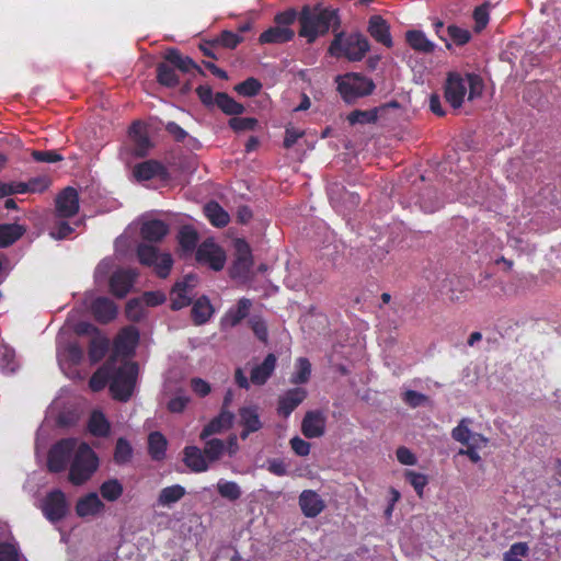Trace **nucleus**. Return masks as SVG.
Returning <instances> with one entry per match:
<instances>
[{
	"instance_id": "61",
	"label": "nucleus",
	"mask_w": 561,
	"mask_h": 561,
	"mask_svg": "<svg viewBox=\"0 0 561 561\" xmlns=\"http://www.w3.org/2000/svg\"><path fill=\"white\" fill-rule=\"evenodd\" d=\"M126 317L134 321L138 322L141 320L144 313H142V306L141 300L138 298H133L126 304Z\"/></svg>"
},
{
	"instance_id": "11",
	"label": "nucleus",
	"mask_w": 561,
	"mask_h": 561,
	"mask_svg": "<svg viewBox=\"0 0 561 561\" xmlns=\"http://www.w3.org/2000/svg\"><path fill=\"white\" fill-rule=\"evenodd\" d=\"M467 94L465 77L458 72H450L444 85V96L453 108L461 107Z\"/></svg>"
},
{
	"instance_id": "35",
	"label": "nucleus",
	"mask_w": 561,
	"mask_h": 561,
	"mask_svg": "<svg viewBox=\"0 0 561 561\" xmlns=\"http://www.w3.org/2000/svg\"><path fill=\"white\" fill-rule=\"evenodd\" d=\"M183 461L194 472H204L208 469L205 454L196 446H187L184 448Z\"/></svg>"
},
{
	"instance_id": "8",
	"label": "nucleus",
	"mask_w": 561,
	"mask_h": 561,
	"mask_svg": "<svg viewBox=\"0 0 561 561\" xmlns=\"http://www.w3.org/2000/svg\"><path fill=\"white\" fill-rule=\"evenodd\" d=\"M43 515L50 523L61 522L69 513V503L60 489L49 491L42 501Z\"/></svg>"
},
{
	"instance_id": "39",
	"label": "nucleus",
	"mask_w": 561,
	"mask_h": 561,
	"mask_svg": "<svg viewBox=\"0 0 561 561\" xmlns=\"http://www.w3.org/2000/svg\"><path fill=\"white\" fill-rule=\"evenodd\" d=\"M204 210L213 226L222 228L229 224L230 217L228 213L217 202L207 203Z\"/></svg>"
},
{
	"instance_id": "7",
	"label": "nucleus",
	"mask_w": 561,
	"mask_h": 561,
	"mask_svg": "<svg viewBox=\"0 0 561 561\" xmlns=\"http://www.w3.org/2000/svg\"><path fill=\"white\" fill-rule=\"evenodd\" d=\"M80 443L77 438L68 437L56 442L48 450L47 469L53 473H60L69 468Z\"/></svg>"
},
{
	"instance_id": "40",
	"label": "nucleus",
	"mask_w": 561,
	"mask_h": 561,
	"mask_svg": "<svg viewBox=\"0 0 561 561\" xmlns=\"http://www.w3.org/2000/svg\"><path fill=\"white\" fill-rule=\"evenodd\" d=\"M215 104L227 115H241L245 110L241 103L226 92L216 93Z\"/></svg>"
},
{
	"instance_id": "18",
	"label": "nucleus",
	"mask_w": 561,
	"mask_h": 561,
	"mask_svg": "<svg viewBox=\"0 0 561 561\" xmlns=\"http://www.w3.org/2000/svg\"><path fill=\"white\" fill-rule=\"evenodd\" d=\"M240 425L242 431L240 433L241 439H247L251 433L260 431L263 426L259 409L255 405L242 407L239 409Z\"/></svg>"
},
{
	"instance_id": "45",
	"label": "nucleus",
	"mask_w": 561,
	"mask_h": 561,
	"mask_svg": "<svg viewBox=\"0 0 561 561\" xmlns=\"http://www.w3.org/2000/svg\"><path fill=\"white\" fill-rule=\"evenodd\" d=\"M296 373H294L290 377V382L293 385H301L309 381L311 376V364L308 358L299 357L296 360Z\"/></svg>"
},
{
	"instance_id": "31",
	"label": "nucleus",
	"mask_w": 561,
	"mask_h": 561,
	"mask_svg": "<svg viewBox=\"0 0 561 561\" xmlns=\"http://www.w3.org/2000/svg\"><path fill=\"white\" fill-rule=\"evenodd\" d=\"M214 307L207 296L197 298L191 310V317L195 325L205 324L214 313Z\"/></svg>"
},
{
	"instance_id": "54",
	"label": "nucleus",
	"mask_w": 561,
	"mask_h": 561,
	"mask_svg": "<svg viewBox=\"0 0 561 561\" xmlns=\"http://www.w3.org/2000/svg\"><path fill=\"white\" fill-rule=\"evenodd\" d=\"M253 334L262 342H266L268 337V330L266 322L261 316L254 314L248 321Z\"/></svg>"
},
{
	"instance_id": "26",
	"label": "nucleus",
	"mask_w": 561,
	"mask_h": 561,
	"mask_svg": "<svg viewBox=\"0 0 561 561\" xmlns=\"http://www.w3.org/2000/svg\"><path fill=\"white\" fill-rule=\"evenodd\" d=\"M277 358L273 353L266 355L264 360L254 366L250 371V381L255 386H263L273 375L276 368Z\"/></svg>"
},
{
	"instance_id": "5",
	"label": "nucleus",
	"mask_w": 561,
	"mask_h": 561,
	"mask_svg": "<svg viewBox=\"0 0 561 561\" xmlns=\"http://www.w3.org/2000/svg\"><path fill=\"white\" fill-rule=\"evenodd\" d=\"M337 91L346 103H353L358 98L369 95L375 90V83L371 79L360 73H347L344 77H337Z\"/></svg>"
},
{
	"instance_id": "48",
	"label": "nucleus",
	"mask_w": 561,
	"mask_h": 561,
	"mask_svg": "<svg viewBox=\"0 0 561 561\" xmlns=\"http://www.w3.org/2000/svg\"><path fill=\"white\" fill-rule=\"evenodd\" d=\"M465 81L467 84L469 101H473L482 95L484 90V82L479 75L466 73Z\"/></svg>"
},
{
	"instance_id": "47",
	"label": "nucleus",
	"mask_w": 561,
	"mask_h": 561,
	"mask_svg": "<svg viewBox=\"0 0 561 561\" xmlns=\"http://www.w3.org/2000/svg\"><path fill=\"white\" fill-rule=\"evenodd\" d=\"M377 118H378V110L376 107L366 110V111L354 110L353 112H351L347 115V121L351 125L373 124L377 121Z\"/></svg>"
},
{
	"instance_id": "44",
	"label": "nucleus",
	"mask_w": 561,
	"mask_h": 561,
	"mask_svg": "<svg viewBox=\"0 0 561 561\" xmlns=\"http://www.w3.org/2000/svg\"><path fill=\"white\" fill-rule=\"evenodd\" d=\"M124 492L123 484L117 479H108L100 485L102 497L108 502L117 501Z\"/></svg>"
},
{
	"instance_id": "21",
	"label": "nucleus",
	"mask_w": 561,
	"mask_h": 561,
	"mask_svg": "<svg viewBox=\"0 0 561 561\" xmlns=\"http://www.w3.org/2000/svg\"><path fill=\"white\" fill-rule=\"evenodd\" d=\"M169 231V225L160 219L146 220L140 226V237L144 241L150 243L161 242Z\"/></svg>"
},
{
	"instance_id": "16",
	"label": "nucleus",
	"mask_w": 561,
	"mask_h": 561,
	"mask_svg": "<svg viewBox=\"0 0 561 561\" xmlns=\"http://www.w3.org/2000/svg\"><path fill=\"white\" fill-rule=\"evenodd\" d=\"M252 307V300L242 297L234 307L229 308L220 320L224 329L239 325L249 314Z\"/></svg>"
},
{
	"instance_id": "23",
	"label": "nucleus",
	"mask_w": 561,
	"mask_h": 561,
	"mask_svg": "<svg viewBox=\"0 0 561 561\" xmlns=\"http://www.w3.org/2000/svg\"><path fill=\"white\" fill-rule=\"evenodd\" d=\"M129 136L134 145L133 153L139 158L146 157L152 147V142L140 122H134L131 124L129 127Z\"/></svg>"
},
{
	"instance_id": "62",
	"label": "nucleus",
	"mask_w": 561,
	"mask_h": 561,
	"mask_svg": "<svg viewBox=\"0 0 561 561\" xmlns=\"http://www.w3.org/2000/svg\"><path fill=\"white\" fill-rule=\"evenodd\" d=\"M32 158L37 162L55 163L62 161V156L55 150H33Z\"/></svg>"
},
{
	"instance_id": "28",
	"label": "nucleus",
	"mask_w": 561,
	"mask_h": 561,
	"mask_svg": "<svg viewBox=\"0 0 561 561\" xmlns=\"http://www.w3.org/2000/svg\"><path fill=\"white\" fill-rule=\"evenodd\" d=\"M299 505L306 517H316L324 510L322 499L312 490L301 492Z\"/></svg>"
},
{
	"instance_id": "36",
	"label": "nucleus",
	"mask_w": 561,
	"mask_h": 561,
	"mask_svg": "<svg viewBox=\"0 0 561 561\" xmlns=\"http://www.w3.org/2000/svg\"><path fill=\"white\" fill-rule=\"evenodd\" d=\"M178 242L184 255L192 254L197 249L198 233L196 229L190 225L181 227L178 233Z\"/></svg>"
},
{
	"instance_id": "49",
	"label": "nucleus",
	"mask_w": 561,
	"mask_h": 561,
	"mask_svg": "<svg viewBox=\"0 0 561 561\" xmlns=\"http://www.w3.org/2000/svg\"><path fill=\"white\" fill-rule=\"evenodd\" d=\"M261 89H262V83L253 77L245 79L244 81L238 83L234 87V91L239 95L247 96V98L255 96L256 94L260 93Z\"/></svg>"
},
{
	"instance_id": "64",
	"label": "nucleus",
	"mask_w": 561,
	"mask_h": 561,
	"mask_svg": "<svg viewBox=\"0 0 561 561\" xmlns=\"http://www.w3.org/2000/svg\"><path fill=\"white\" fill-rule=\"evenodd\" d=\"M403 401L411 408H417L424 405L428 401V397L415 390H407Z\"/></svg>"
},
{
	"instance_id": "38",
	"label": "nucleus",
	"mask_w": 561,
	"mask_h": 561,
	"mask_svg": "<svg viewBox=\"0 0 561 561\" xmlns=\"http://www.w3.org/2000/svg\"><path fill=\"white\" fill-rule=\"evenodd\" d=\"M157 81L159 84L167 88L178 87L180 79L175 72V67L168 61L159 62L157 65Z\"/></svg>"
},
{
	"instance_id": "25",
	"label": "nucleus",
	"mask_w": 561,
	"mask_h": 561,
	"mask_svg": "<svg viewBox=\"0 0 561 561\" xmlns=\"http://www.w3.org/2000/svg\"><path fill=\"white\" fill-rule=\"evenodd\" d=\"M164 60L183 73L195 71L205 75L203 69L188 56H184L176 48H169L164 54Z\"/></svg>"
},
{
	"instance_id": "41",
	"label": "nucleus",
	"mask_w": 561,
	"mask_h": 561,
	"mask_svg": "<svg viewBox=\"0 0 561 561\" xmlns=\"http://www.w3.org/2000/svg\"><path fill=\"white\" fill-rule=\"evenodd\" d=\"M25 232V229L18 224L0 225V248H7L18 241Z\"/></svg>"
},
{
	"instance_id": "56",
	"label": "nucleus",
	"mask_w": 561,
	"mask_h": 561,
	"mask_svg": "<svg viewBox=\"0 0 561 561\" xmlns=\"http://www.w3.org/2000/svg\"><path fill=\"white\" fill-rule=\"evenodd\" d=\"M243 38L238 35L237 33H233L231 31H222L216 38L215 43L218 44V46H221L224 48L228 49H234Z\"/></svg>"
},
{
	"instance_id": "50",
	"label": "nucleus",
	"mask_w": 561,
	"mask_h": 561,
	"mask_svg": "<svg viewBox=\"0 0 561 561\" xmlns=\"http://www.w3.org/2000/svg\"><path fill=\"white\" fill-rule=\"evenodd\" d=\"M218 493L229 501H237L241 496L240 486L233 481L220 480L217 484Z\"/></svg>"
},
{
	"instance_id": "53",
	"label": "nucleus",
	"mask_w": 561,
	"mask_h": 561,
	"mask_svg": "<svg viewBox=\"0 0 561 561\" xmlns=\"http://www.w3.org/2000/svg\"><path fill=\"white\" fill-rule=\"evenodd\" d=\"M529 547L527 542H515L503 554V561H523L522 558L528 556Z\"/></svg>"
},
{
	"instance_id": "46",
	"label": "nucleus",
	"mask_w": 561,
	"mask_h": 561,
	"mask_svg": "<svg viewBox=\"0 0 561 561\" xmlns=\"http://www.w3.org/2000/svg\"><path fill=\"white\" fill-rule=\"evenodd\" d=\"M18 368L15 352L8 345H0V369L4 374H12Z\"/></svg>"
},
{
	"instance_id": "51",
	"label": "nucleus",
	"mask_w": 561,
	"mask_h": 561,
	"mask_svg": "<svg viewBox=\"0 0 561 561\" xmlns=\"http://www.w3.org/2000/svg\"><path fill=\"white\" fill-rule=\"evenodd\" d=\"M225 444L219 438H211L206 442L204 454L209 461L218 460L225 451Z\"/></svg>"
},
{
	"instance_id": "60",
	"label": "nucleus",
	"mask_w": 561,
	"mask_h": 561,
	"mask_svg": "<svg viewBox=\"0 0 561 561\" xmlns=\"http://www.w3.org/2000/svg\"><path fill=\"white\" fill-rule=\"evenodd\" d=\"M467 422L468 421L466 419H462L451 432L453 438L463 445L469 444L472 435V432L469 430Z\"/></svg>"
},
{
	"instance_id": "33",
	"label": "nucleus",
	"mask_w": 561,
	"mask_h": 561,
	"mask_svg": "<svg viewBox=\"0 0 561 561\" xmlns=\"http://www.w3.org/2000/svg\"><path fill=\"white\" fill-rule=\"evenodd\" d=\"M295 32L289 27L273 26L261 33L260 44H284L291 41Z\"/></svg>"
},
{
	"instance_id": "52",
	"label": "nucleus",
	"mask_w": 561,
	"mask_h": 561,
	"mask_svg": "<svg viewBox=\"0 0 561 561\" xmlns=\"http://www.w3.org/2000/svg\"><path fill=\"white\" fill-rule=\"evenodd\" d=\"M257 124L259 122L254 117H238L237 115L228 122L229 127L237 133L254 130Z\"/></svg>"
},
{
	"instance_id": "1",
	"label": "nucleus",
	"mask_w": 561,
	"mask_h": 561,
	"mask_svg": "<svg viewBox=\"0 0 561 561\" xmlns=\"http://www.w3.org/2000/svg\"><path fill=\"white\" fill-rule=\"evenodd\" d=\"M298 21L300 24L299 35L313 43L318 36L328 33L332 24H339L336 10L320 7L304 5Z\"/></svg>"
},
{
	"instance_id": "29",
	"label": "nucleus",
	"mask_w": 561,
	"mask_h": 561,
	"mask_svg": "<svg viewBox=\"0 0 561 561\" xmlns=\"http://www.w3.org/2000/svg\"><path fill=\"white\" fill-rule=\"evenodd\" d=\"M87 428L92 436L105 438L111 433V423L102 411L93 410L90 413Z\"/></svg>"
},
{
	"instance_id": "27",
	"label": "nucleus",
	"mask_w": 561,
	"mask_h": 561,
	"mask_svg": "<svg viewBox=\"0 0 561 561\" xmlns=\"http://www.w3.org/2000/svg\"><path fill=\"white\" fill-rule=\"evenodd\" d=\"M234 414L229 410H220L219 414L215 416L208 424H206L201 433V438L206 439L207 437L220 433L224 430H228L232 426Z\"/></svg>"
},
{
	"instance_id": "30",
	"label": "nucleus",
	"mask_w": 561,
	"mask_h": 561,
	"mask_svg": "<svg viewBox=\"0 0 561 561\" xmlns=\"http://www.w3.org/2000/svg\"><path fill=\"white\" fill-rule=\"evenodd\" d=\"M405 42L416 53L432 54L435 50V44L419 30L407 31Z\"/></svg>"
},
{
	"instance_id": "42",
	"label": "nucleus",
	"mask_w": 561,
	"mask_h": 561,
	"mask_svg": "<svg viewBox=\"0 0 561 561\" xmlns=\"http://www.w3.org/2000/svg\"><path fill=\"white\" fill-rule=\"evenodd\" d=\"M186 491L184 486L180 484H173L167 488H163L158 496V505L160 506H170L176 502H179L184 495Z\"/></svg>"
},
{
	"instance_id": "10",
	"label": "nucleus",
	"mask_w": 561,
	"mask_h": 561,
	"mask_svg": "<svg viewBox=\"0 0 561 561\" xmlns=\"http://www.w3.org/2000/svg\"><path fill=\"white\" fill-rule=\"evenodd\" d=\"M197 276L194 274L185 275L181 280H178L170 293L171 309L180 310L192 304L191 291L197 284Z\"/></svg>"
},
{
	"instance_id": "63",
	"label": "nucleus",
	"mask_w": 561,
	"mask_h": 561,
	"mask_svg": "<svg viewBox=\"0 0 561 561\" xmlns=\"http://www.w3.org/2000/svg\"><path fill=\"white\" fill-rule=\"evenodd\" d=\"M298 16L299 14L297 13V11L290 8L277 13L274 18V22L276 23L277 26L289 27V25H291L298 19Z\"/></svg>"
},
{
	"instance_id": "2",
	"label": "nucleus",
	"mask_w": 561,
	"mask_h": 561,
	"mask_svg": "<svg viewBox=\"0 0 561 561\" xmlns=\"http://www.w3.org/2000/svg\"><path fill=\"white\" fill-rule=\"evenodd\" d=\"M370 44L359 32L335 34L329 46V54L335 58H345L348 61H360L369 51Z\"/></svg>"
},
{
	"instance_id": "15",
	"label": "nucleus",
	"mask_w": 561,
	"mask_h": 561,
	"mask_svg": "<svg viewBox=\"0 0 561 561\" xmlns=\"http://www.w3.org/2000/svg\"><path fill=\"white\" fill-rule=\"evenodd\" d=\"M367 32L377 43L385 47L391 48L393 46L390 25L381 15L375 14L369 18Z\"/></svg>"
},
{
	"instance_id": "14",
	"label": "nucleus",
	"mask_w": 561,
	"mask_h": 561,
	"mask_svg": "<svg viewBox=\"0 0 561 561\" xmlns=\"http://www.w3.org/2000/svg\"><path fill=\"white\" fill-rule=\"evenodd\" d=\"M133 174L137 181H149L158 178L167 181L170 178L168 169L157 160H147L135 165Z\"/></svg>"
},
{
	"instance_id": "57",
	"label": "nucleus",
	"mask_w": 561,
	"mask_h": 561,
	"mask_svg": "<svg viewBox=\"0 0 561 561\" xmlns=\"http://www.w3.org/2000/svg\"><path fill=\"white\" fill-rule=\"evenodd\" d=\"M473 20H474V31L481 32L484 30L489 23L490 15H489V3L485 2L479 7H477L473 11Z\"/></svg>"
},
{
	"instance_id": "12",
	"label": "nucleus",
	"mask_w": 561,
	"mask_h": 561,
	"mask_svg": "<svg viewBox=\"0 0 561 561\" xmlns=\"http://www.w3.org/2000/svg\"><path fill=\"white\" fill-rule=\"evenodd\" d=\"M138 273L131 268L115 271L108 280L110 291L116 298H124L131 290Z\"/></svg>"
},
{
	"instance_id": "32",
	"label": "nucleus",
	"mask_w": 561,
	"mask_h": 561,
	"mask_svg": "<svg viewBox=\"0 0 561 561\" xmlns=\"http://www.w3.org/2000/svg\"><path fill=\"white\" fill-rule=\"evenodd\" d=\"M115 358L107 359L90 378L89 387L92 391L99 392L103 390L111 381V373L114 368Z\"/></svg>"
},
{
	"instance_id": "34",
	"label": "nucleus",
	"mask_w": 561,
	"mask_h": 561,
	"mask_svg": "<svg viewBox=\"0 0 561 561\" xmlns=\"http://www.w3.org/2000/svg\"><path fill=\"white\" fill-rule=\"evenodd\" d=\"M110 348V340L102 333L93 335L88 347V356L91 364H98L107 354Z\"/></svg>"
},
{
	"instance_id": "3",
	"label": "nucleus",
	"mask_w": 561,
	"mask_h": 561,
	"mask_svg": "<svg viewBox=\"0 0 561 561\" xmlns=\"http://www.w3.org/2000/svg\"><path fill=\"white\" fill-rule=\"evenodd\" d=\"M100 459L92 447L81 442L69 466L68 480L73 485H82L96 472Z\"/></svg>"
},
{
	"instance_id": "22",
	"label": "nucleus",
	"mask_w": 561,
	"mask_h": 561,
	"mask_svg": "<svg viewBox=\"0 0 561 561\" xmlns=\"http://www.w3.org/2000/svg\"><path fill=\"white\" fill-rule=\"evenodd\" d=\"M306 398L307 391L304 388H293L287 390L278 399V414L284 417H288Z\"/></svg>"
},
{
	"instance_id": "20",
	"label": "nucleus",
	"mask_w": 561,
	"mask_h": 561,
	"mask_svg": "<svg viewBox=\"0 0 561 561\" xmlns=\"http://www.w3.org/2000/svg\"><path fill=\"white\" fill-rule=\"evenodd\" d=\"M105 508V504L100 500L95 492H90L81 496L76 503V514L80 518L93 517L101 514Z\"/></svg>"
},
{
	"instance_id": "4",
	"label": "nucleus",
	"mask_w": 561,
	"mask_h": 561,
	"mask_svg": "<svg viewBox=\"0 0 561 561\" xmlns=\"http://www.w3.org/2000/svg\"><path fill=\"white\" fill-rule=\"evenodd\" d=\"M138 375V365L126 362L116 371L111 373L110 391L115 400L126 402L130 399Z\"/></svg>"
},
{
	"instance_id": "17",
	"label": "nucleus",
	"mask_w": 561,
	"mask_h": 561,
	"mask_svg": "<svg viewBox=\"0 0 561 561\" xmlns=\"http://www.w3.org/2000/svg\"><path fill=\"white\" fill-rule=\"evenodd\" d=\"M327 419L321 411H308L301 422V432L307 438H318L325 432Z\"/></svg>"
},
{
	"instance_id": "9",
	"label": "nucleus",
	"mask_w": 561,
	"mask_h": 561,
	"mask_svg": "<svg viewBox=\"0 0 561 561\" xmlns=\"http://www.w3.org/2000/svg\"><path fill=\"white\" fill-rule=\"evenodd\" d=\"M195 259L198 264L207 265L216 272L221 271L226 263L224 250L213 239H206L197 247Z\"/></svg>"
},
{
	"instance_id": "6",
	"label": "nucleus",
	"mask_w": 561,
	"mask_h": 561,
	"mask_svg": "<svg viewBox=\"0 0 561 561\" xmlns=\"http://www.w3.org/2000/svg\"><path fill=\"white\" fill-rule=\"evenodd\" d=\"M136 254L139 263L153 267L158 277L167 278L170 275L174 263L170 253H159L157 247L141 242L137 245Z\"/></svg>"
},
{
	"instance_id": "19",
	"label": "nucleus",
	"mask_w": 561,
	"mask_h": 561,
	"mask_svg": "<svg viewBox=\"0 0 561 561\" xmlns=\"http://www.w3.org/2000/svg\"><path fill=\"white\" fill-rule=\"evenodd\" d=\"M117 311L115 302L107 297H96L91 302V312L99 323L112 322L116 318Z\"/></svg>"
},
{
	"instance_id": "43",
	"label": "nucleus",
	"mask_w": 561,
	"mask_h": 561,
	"mask_svg": "<svg viewBox=\"0 0 561 561\" xmlns=\"http://www.w3.org/2000/svg\"><path fill=\"white\" fill-rule=\"evenodd\" d=\"M133 454L134 449L130 443L124 437L117 438L113 455L114 462L118 466H124L130 462Z\"/></svg>"
},
{
	"instance_id": "55",
	"label": "nucleus",
	"mask_w": 561,
	"mask_h": 561,
	"mask_svg": "<svg viewBox=\"0 0 561 561\" xmlns=\"http://www.w3.org/2000/svg\"><path fill=\"white\" fill-rule=\"evenodd\" d=\"M404 477L407 481H409V483L414 488L416 494L422 497L424 488L428 483L427 477L413 470H407L404 472Z\"/></svg>"
},
{
	"instance_id": "58",
	"label": "nucleus",
	"mask_w": 561,
	"mask_h": 561,
	"mask_svg": "<svg viewBox=\"0 0 561 561\" xmlns=\"http://www.w3.org/2000/svg\"><path fill=\"white\" fill-rule=\"evenodd\" d=\"M20 549L14 542H0V561H20Z\"/></svg>"
},
{
	"instance_id": "59",
	"label": "nucleus",
	"mask_w": 561,
	"mask_h": 561,
	"mask_svg": "<svg viewBox=\"0 0 561 561\" xmlns=\"http://www.w3.org/2000/svg\"><path fill=\"white\" fill-rule=\"evenodd\" d=\"M447 33L451 41L458 46H462L471 39L470 32L457 25H449L447 27Z\"/></svg>"
},
{
	"instance_id": "13",
	"label": "nucleus",
	"mask_w": 561,
	"mask_h": 561,
	"mask_svg": "<svg viewBox=\"0 0 561 561\" xmlns=\"http://www.w3.org/2000/svg\"><path fill=\"white\" fill-rule=\"evenodd\" d=\"M79 211V194L72 186L64 188L56 197V213L60 218H71Z\"/></svg>"
},
{
	"instance_id": "37",
	"label": "nucleus",
	"mask_w": 561,
	"mask_h": 561,
	"mask_svg": "<svg viewBox=\"0 0 561 561\" xmlns=\"http://www.w3.org/2000/svg\"><path fill=\"white\" fill-rule=\"evenodd\" d=\"M168 442L160 432H152L148 436V454L152 460L161 461L165 458Z\"/></svg>"
},
{
	"instance_id": "24",
	"label": "nucleus",
	"mask_w": 561,
	"mask_h": 561,
	"mask_svg": "<svg viewBox=\"0 0 561 561\" xmlns=\"http://www.w3.org/2000/svg\"><path fill=\"white\" fill-rule=\"evenodd\" d=\"M139 342V331L129 325L123 328L114 340V346L117 353L129 355L133 353Z\"/></svg>"
}]
</instances>
